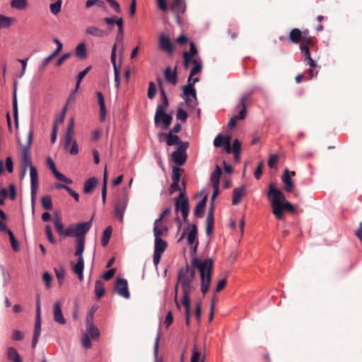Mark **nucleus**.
Listing matches in <instances>:
<instances>
[{
    "mask_svg": "<svg viewBox=\"0 0 362 362\" xmlns=\"http://www.w3.org/2000/svg\"><path fill=\"white\" fill-rule=\"evenodd\" d=\"M171 9L176 13L181 9H182V11H184L185 8H182V0H173V3L171 6Z\"/></svg>",
    "mask_w": 362,
    "mask_h": 362,
    "instance_id": "nucleus-55",
    "label": "nucleus"
},
{
    "mask_svg": "<svg viewBox=\"0 0 362 362\" xmlns=\"http://www.w3.org/2000/svg\"><path fill=\"white\" fill-rule=\"evenodd\" d=\"M62 4V0H57L56 2L50 4V11L54 15H57L60 12Z\"/></svg>",
    "mask_w": 362,
    "mask_h": 362,
    "instance_id": "nucleus-50",
    "label": "nucleus"
},
{
    "mask_svg": "<svg viewBox=\"0 0 362 362\" xmlns=\"http://www.w3.org/2000/svg\"><path fill=\"white\" fill-rule=\"evenodd\" d=\"M191 74L187 79V84L182 86V98L185 100L187 105L189 107H194L197 104V92L194 87L195 83L199 81V78H192Z\"/></svg>",
    "mask_w": 362,
    "mask_h": 362,
    "instance_id": "nucleus-5",
    "label": "nucleus"
},
{
    "mask_svg": "<svg viewBox=\"0 0 362 362\" xmlns=\"http://www.w3.org/2000/svg\"><path fill=\"white\" fill-rule=\"evenodd\" d=\"M53 319L56 322L61 325H64L66 322L62 311L61 302L59 300L56 301L53 306Z\"/></svg>",
    "mask_w": 362,
    "mask_h": 362,
    "instance_id": "nucleus-16",
    "label": "nucleus"
},
{
    "mask_svg": "<svg viewBox=\"0 0 362 362\" xmlns=\"http://www.w3.org/2000/svg\"><path fill=\"white\" fill-rule=\"evenodd\" d=\"M127 205V199L122 198L117 201L115 205V214L121 222L123 221L124 214Z\"/></svg>",
    "mask_w": 362,
    "mask_h": 362,
    "instance_id": "nucleus-15",
    "label": "nucleus"
},
{
    "mask_svg": "<svg viewBox=\"0 0 362 362\" xmlns=\"http://www.w3.org/2000/svg\"><path fill=\"white\" fill-rule=\"evenodd\" d=\"M98 183V179L95 177H90L88 179L84 184L83 192L86 194L90 193Z\"/></svg>",
    "mask_w": 362,
    "mask_h": 362,
    "instance_id": "nucleus-34",
    "label": "nucleus"
},
{
    "mask_svg": "<svg viewBox=\"0 0 362 362\" xmlns=\"http://www.w3.org/2000/svg\"><path fill=\"white\" fill-rule=\"evenodd\" d=\"M111 234H112V227L108 226L103 231L102 239H101V245L103 247L106 246L108 244L110 237H111Z\"/></svg>",
    "mask_w": 362,
    "mask_h": 362,
    "instance_id": "nucleus-41",
    "label": "nucleus"
},
{
    "mask_svg": "<svg viewBox=\"0 0 362 362\" xmlns=\"http://www.w3.org/2000/svg\"><path fill=\"white\" fill-rule=\"evenodd\" d=\"M214 218L207 216L206 219V233L207 235H210L214 228Z\"/></svg>",
    "mask_w": 362,
    "mask_h": 362,
    "instance_id": "nucleus-49",
    "label": "nucleus"
},
{
    "mask_svg": "<svg viewBox=\"0 0 362 362\" xmlns=\"http://www.w3.org/2000/svg\"><path fill=\"white\" fill-rule=\"evenodd\" d=\"M114 289L120 296L128 299L130 297V293L128 288V283L125 279L117 278L115 283Z\"/></svg>",
    "mask_w": 362,
    "mask_h": 362,
    "instance_id": "nucleus-10",
    "label": "nucleus"
},
{
    "mask_svg": "<svg viewBox=\"0 0 362 362\" xmlns=\"http://www.w3.org/2000/svg\"><path fill=\"white\" fill-rule=\"evenodd\" d=\"M7 234L9 236V240H10L12 249L16 252L18 251L20 249L19 243H18V240L16 239L13 232L11 230H8Z\"/></svg>",
    "mask_w": 362,
    "mask_h": 362,
    "instance_id": "nucleus-47",
    "label": "nucleus"
},
{
    "mask_svg": "<svg viewBox=\"0 0 362 362\" xmlns=\"http://www.w3.org/2000/svg\"><path fill=\"white\" fill-rule=\"evenodd\" d=\"M93 6L103 7L104 6V2L101 0H88V1H86V7L87 8H90Z\"/></svg>",
    "mask_w": 362,
    "mask_h": 362,
    "instance_id": "nucleus-57",
    "label": "nucleus"
},
{
    "mask_svg": "<svg viewBox=\"0 0 362 362\" xmlns=\"http://www.w3.org/2000/svg\"><path fill=\"white\" fill-rule=\"evenodd\" d=\"M85 33L86 35L95 37H103L107 35V33L96 26H88L86 28Z\"/></svg>",
    "mask_w": 362,
    "mask_h": 362,
    "instance_id": "nucleus-24",
    "label": "nucleus"
},
{
    "mask_svg": "<svg viewBox=\"0 0 362 362\" xmlns=\"http://www.w3.org/2000/svg\"><path fill=\"white\" fill-rule=\"evenodd\" d=\"M201 354L200 352L197 350L196 346H194L193 350H192V355L191 357V362H198L200 358Z\"/></svg>",
    "mask_w": 362,
    "mask_h": 362,
    "instance_id": "nucleus-64",
    "label": "nucleus"
},
{
    "mask_svg": "<svg viewBox=\"0 0 362 362\" xmlns=\"http://www.w3.org/2000/svg\"><path fill=\"white\" fill-rule=\"evenodd\" d=\"M303 32L298 28H293L291 30L288 37L293 43H298L303 37Z\"/></svg>",
    "mask_w": 362,
    "mask_h": 362,
    "instance_id": "nucleus-29",
    "label": "nucleus"
},
{
    "mask_svg": "<svg viewBox=\"0 0 362 362\" xmlns=\"http://www.w3.org/2000/svg\"><path fill=\"white\" fill-rule=\"evenodd\" d=\"M64 148L69 151L71 155H76L78 153V144L74 139H64Z\"/></svg>",
    "mask_w": 362,
    "mask_h": 362,
    "instance_id": "nucleus-20",
    "label": "nucleus"
},
{
    "mask_svg": "<svg viewBox=\"0 0 362 362\" xmlns=\"http://www.w3.org/2000/svg\"><path fill=\"white\" fill-rule=\"evenodd\" d=\"M47 165L51 170L52 173H53L54 176L58 180L65 182L66 184H71L72 180L70 178L66 177L64 175L59 173L56 168L54 162L52 160L51 158H47Z\"/></svg>",
    "mask_w": 362,
    "mask_h": 362,
    "instance_id": "nucleus-14",
    "label": "nucleus"
},
{
    "mask_svg": "<svg viewBox=\"0 0 362 362\" xmlns=\"http://www.w3.org/2000/svg\"><path fill=\"white\" fill-rule=\"evenodd\" d=\"M160 141H162L163 138H166V144L168 146L180 145L182 141H180V137L177 135L172 134V131H170L168 134L160 133L158 134Z\"/></svg>",
    "mask_w": 362,
    "mask_h": 362,
    "instance_id": "nucleus-18",
    "label": "nucleus"
},
{
    "mask_svg": "<svg viewBox=\"0 0 362 362\" xmlns=\"http://www.w3.org/2000/svg\"><path fill=\"white\" fill-rule=\"evenodd\" d=\"M41 204L42 207L46 210H51L52 209V202L51 197L44 196L41 198Z\"/></svg>",
    "mask_w": 362,
    "mask_h": 362,
    "instance_id": "nucleus-46",
    "label": "nucleus"
},
{
    "mask_svg": "<svg viewBox=\"0 0 362 362\" xmlns=\"http://www.w3.org/2000/svg\"><path fill=\"white\" fill-rule=\"evenodd\" d=\"M164 76L165 80L173 84V86H175L177 83V72H176V68L174 71L171 69L170 66L167 67L164 71Z\"/></svg>",
    "mask_w": 362,
    "mask_h": 362,
    "instance_id": "nucleus-25",
    "label": "nucleus"
},
{
    "mask_svg": "<svg viewBox=\"0 0 362 362\" xmlns=\"http://www.w3.org/2000/svg\"><path fill=\"white\" fill-rule=\"evenodd\" d=\"M33 132L30 130L27 136V143L22 145V151L21 156V174L20 178L22 180L25 177L28 168L30 169L32 165V160L30 154V145L33 141Z\"/></svg>",
    "mask_w": 362,
    "mask_h": 362,
    "instance_id": "nucleus-4",
    "label": "nucleus"
},
{
    "mask_svg": "<svg viewBox=\"0 0 362 362\" xmlns=\"http://www.w3.org/2000/svg\"><path fill=\"white\" fill-rule=\"evenodd\" d=\"M7 357L13 362H23L17 350L13 347H9L7 349Z\"/></svg>",
    "mask_w": 362,
    "mask_h": 362,
    "instance_id": "nucleus-32",
    "label": "nucleus"
},
{
    "mask_svg": "<svg viewBox=\"0 0 362 362\" xmlns=\"http://www.w3.org/2000/svg\"><path fill=\"white\" fill-rule=\"evenodd\" d=\"M156 93V84L153 81H151V82H149V84H148V93H147L148 98L149 99L154 98Z\"/></svg>",
    "mask_w": 362,
    "mask_h": 362,
    "instance_id": "nucleus-53",
    "label": "nucleus"
},
{
    "mask_svg": "<svg viewBox=\"0 0 362 362\" xmlns=\"http://www.w3.org/2000/svg\"><path fill=\"white\" fill-rule=\"evenodd\" d=\"M5 165H6V170L9 173H13V160H12L11 157L8 156L6 158Z\"/></svg>",
    "mask_w": 362,
    "mask_h": 362,
    "instance_id": "nucleus-63",
    "label": "nucleus"
},
{
    "mask_svg": "<svg viewBox=\"0 0 362 362\" xmlns=\"http://www.w3.org/2000/svg\"><path fill=\"white\" fill-rule=\"evenodd\" d=\"M245 186L234 188L233 191V205H237L241 202L242 198L245 196Z\"/></svg>",
    "mask_w": 362,
    "mask_h": 362,
    "instance_id": "nucleus-22",
    "label": "nucleus"
},
{
    "mask_svg": "<svg viewBox=\"0 0 362 362\" xmlns=\"http://www.w3.org/2000/svg\"><path fill=\"white\" fill-rule=\"evenodd\" d=\"M11 6L18 10H23L28 6L27 0H12L11 2Z\"/></svg>",
    "mask_w": 362,
    "mask_h": 362,
    "instance_id": "nucleus-40",
    "label": "nucleus"
},
{
    "mask_svg": "<svg viewBox=\"0 0 362 362\" xmlns=\"http://www.w3.org/2000/svg\"><path fill=\"white\" fill-rule=\"evenodd\" d=\"M227 139H230V137L218 134L214 141V145L215 147L223 146L225 145V141H226Z\"/></svg>",
    "mask_w": 362,
    "mask_h": 362,
    "instance_id": "nucleus-45",
    "label": "nucleus"
},
{
    "mask_svg": "<svg viewBox=\"0 0 362 362\" xmlns=\"http://www.w3.org/2000/svg\"><path fill=\"white\" fill-rule=\"evenodd\" d=\"M92 226L91 221L71 224L67 227L66 237L75 236L76 238H83L86 239L85 235L89 231Z\"/></svg>",
    "mask_w": 362,
    "mask_h": 362,
    "instance_id": "nucleus-7",
    "label": "nucleus"
},
{
    "mask_svg": "<svg viewBox=\"0 0 362 362\" xmlns=\"http://www.w3.org/2000/svg\"><path fill=\"white\" fill-rule=\"evenodd\" d=\"M180 168L178 167H173V174H172V180L175 182H180L181 173Z\"/></svg>",
    "mask_w": 362,
    "mask_h": 362,
    "instance_id": "nucleus-59",
    "label": "nucleus"
},
{
    "mask_svg": "<svg viewBox=\"0 0 362 362\" xmlns=\"http://www.w3.org/2000/svg\"><path fill=\"white\" fill-rule=\"evenodd\" d=\"M75 54L77 57L81 59L86 58V46L85 42L78 44L75 49Z\"/></svg>",
    "mask_w": 362,
    "mask_h": 362,
    "instance_id": "nucleus-35",
    "label": "nucleus"
},
{
    "mask_svg": "<svg viewBox=\"0 0 362 362\" xmlns=\"http://www.w3.org/2000/svg\"><path fill=\"white\" fill-rule=\"evenodd\" d=\"M268 188L267 197L270 203L272 212L278 220L284 218L285 211H295L294 206L286 200V196L279 189L272 183L269 185Z\"/></svg>",
    "mask_w": 362,
    "mask_h": 362,
    "instance_id": "nucleus-2",
    "label": "nucleus"
},
{
    "mask_svg": "<svg viewBox=\"0 0 362 362\" xmlns=\"http://www.w3.org/2000/svg\"><path fill=\"white\" fill-rule=\"evenodd\" d=\"M13 112L14 122L16 127L18 126V102H17V94H16V83L14 85V89L13 93Z\"/></svg>",
    "mask_w": 362,
    "mask_h": 362,
    "instance_id": "nucleus-27",
    "label": "nucleus"
},
{
    "mask_svg": "<svg viewBox=\"0 0 362 362\" xmlns=\"http://www.w3.org/2000/svg\"><path fill=\"white\" fill-rule=\"evenodd\" d=\"M197 228L195 224H193L191 227V230L188 233L187 235V243L190 245H193L194 243H195L197 240Z\"/></svg>",
    "mask_w": 362,
    "mask_h": 362,
    "instance_id": "nucleus-37",
    "label": "nucleus"
},
{
    "mask_svg": "<svg viewBox=\"0 0 362 362\" xmlns=\"http://www.w3.org/2000/svg\"><path fill=\"white\" fill-rule=\"evenodd\" d=\"M168 243L165 240H163L161 238H155L154 243V251L163 253L167 249Z\"/></svg>",
    "mask_w": 362,
    "mask_h": 362,
    "instance_id": "nucleus-30",
    "label": "nucleus"
},
{
    "mask_svg": "<svg viewBox=\"0 0 362 362\" xmlns=\"http://www.w3.org/2000/svg\"><path fill=\"white\" fill-rule=\"evenodd\" d=\"M179 182H180L173 181V183L170 185V194H173L175 191L180 192L178 197L175 200V211L177 214L180 212L183 221L187 222L189 212V200L185 190L180 187Z\"/></svg>",
    "mask_w": 362,
    "mask_h": 362,
    "instance_id": "nucleus-3",
    "label": "nucleus"
},
{
    "mask_svg": "<svg viewBox=\"0 0 362 362\" xmlns=\"http://www.w3.org/2000/svg\"><path fill=\"white\" fill-rule=\"evenodd\" d=\"M207 201V197H204L196 206L195 210H194V214L197 217L200 218L203 216L205 208H206V204Z\"/></svg>",
    "mask_w": 362,
    "mask_h": 362,
    "instance_id": "nucleus-31",
    "label": "nucleus"
},
{
    "mask_svg": "<svg viewBox=\"0 0 362 362\" xmlns=\"http://www.w3.org/2000/svg\"><path fill=\"white\" fill-rule=\"evenodd\" d=\"M15 21V18L0 15V29L8 28Z\"/></svg>",
    "mask_w": 362,
    "mask_h": 362,
    "instance_id": "nucleus-39",
    "label": "nucleus"
},
{
    "mask_svg": "<svg viewBox=\"0 0 362 362\" xmlns=\"http://www.w3.org/2000/svg\"><path fill=\"white\" fill-rule=\"evenodd\" d=\"M307 35H308V31H304L301 41H302V43H303L305 45H307L308 47V45H313L314 42H313V37L310 36H308Z\"/></svg>",
    "mask_w": 362,
    "mask_h": 362,
    "instance_id": "nucleus-58",
    "label": "nucleus"
},
{
    "mask_svg": "<svg viewBox=\"0 0 362 362\" xmlns=\"http://www.w3.org/2000/svg\"><path fill=\"white\" fill-rule=\"evenodd\" d=\"M190 294L191 293H183L182 304L185 308V315H190Z\"/></svg>",
    "mask_w": 362,
    "mask_h": 362,
    "instance_id": "nucleus-43",
    "label": "nucleus"
},
{
    "mask_svg": "<svg viewBox=\"0 0 362 362\" xmlns=\"http://www.w3.org/2000/svg\"><path fill=\"white\" fill-rule=\"evenodd\" d=\"M83 258H78L77 263L73 267V271L78 276V278L80 281H82L83 279Z\"/></svg>",
    "mask_w": 362,
    "mask_h": 362,
    "instance_id": "nucleus-26",
    "label": "nucleus"
},
{
    "mask_svg": "<svg viewBox=\"0 0 362 362\" xmlns=\"http://www.w3.org/2000/svg\"><path fill=\"white\" fill-rule=\"evenodd\" d=\"M189 47V50L188 52H184L183 53H187L188 57L193 58L195 55L197 54V49L195 44L193 42H190Z\"/></svg>",
    "mask_w": 362,
    "mask_h": 362,
    "instance_id": "nucleus-60",
    "label": "nucleus"
},
{
    "mask_svg": "<svg viewBox=\"0 0 362 362\" xmlns=\"http://www.w3.org/2000/svg\"><path fill=\"white\" fill-rule=\"evenodd\" d=\"M232 151L234 153L235 159L238 160L240 151H241V143L239 140L235 139L233 144V148Z\"/></svg>",
    "mask_w": 362,
    "mask_h": 362,
    "instance_id": "nucleus-48",
    "label": "nucleus"
},
{
    "mask_svg": "<svg viewBox=\"0 0 362 362\" xmlns=\"http://www.w3.org/2000/svg\"><path fill=\"white\" fill-rule=\"evenodd\" d=\"M282 182L284 184V190L287 192H293V195L296 197L298 196V193L297 192H294V183L292 180L291 177H290V171L288 169L286 168L284 171V173L281 176Z\"/></svg>",
    "mask_w": 362,
    "mask_h": 362,
    "instance_id": "nucleus-13",
    "label": "nucleus"
},
{
    "mask_svg": "<svg viewBox=\"0 0 362 362\" xmlns=\"http://www.w3.org/2000/svg\"><path fill=\"white\" fill-rule=\"evenodd\" d=\"M252 93L246 92L243 93L239 100L238 104L236 106V109L239 110V115L233 117L228 123L230 128H233L236 125L238 119H244L247 115V101L250 98Z\"/></svg>",
    "mask_w": 362,
    "mask_h": 362,
    "instance_id": "nucleus-6",
    "label": "nucleus"
},
{
    "mask_svg": "<svg viewBox=\"0 0 362 362\" xmlns=\"http://www.w3.org/2000/svg\"><path fill=\"white\" fill-rule=\"evenodd\" d=\"M196 268L200 272L201 291L203 294H206L209 291L211 281L213 261L211 259L201 261L199 258L194 257L192 261V267L187 264L185 267H181L178 271L177 282L175 285V303L179 310L180 309V305L177 300L178 286L179 285L181 286L183 293H192L194 288L192 283L195 277L194 269Z\"/></svg>",
    "mask_w": 362,
    "mask_h": 362,
    "instance_id": "nucleus-1",
    "label": "nucleus"
},
{
    "mask_svg": "<svg viewBox=\"0 0 362 362\" xmlns=\"http://www.w3.org/2000/svg\"><path fill=\"white\" fill-rule=\"evenodd\" d=\"M192 64H194V67L190 71L191 76L198 74L202 69V63L200 60L194 59L192 60Z\"/></svg>",
    "mask_w": 362,
    "mask_h": 362,
    "instance_id": "nucleus-42",
    "label": "nucleus"
},
{
    "mask_svg": "<svg viewBox=\"0 0 362 362\" xmlns=\"http://www.w3.org/2000/svg\"><path fill=\"white\" fill-rule=\"evenodd\" d=\"M54 225L56 231L60 235H64L66 237L67 228L64 230V226L59 217H55L54 219Z\"/></svg>",
    "mask_w": 362,
    "mask_h": 362,
    "instance_id": "nucleus-33",
    "label": "nucleus"
},
{
    "mask_svg": "<svg viewBox=\"0 0 362 362\" xmlns=\"http://www.w3.org/2000/svg\"><path fill=\"white\" fill-rule=\"evenodd\" d=\"M30 188H31V199L33 204L36 197L37 190L38 187V173L37 168L34 165H30Z\"/></svg>",
    "mask_w": 362,
    "mask_h": 362,
    "instance_id": "nucleus-11",
    "label": "nucleus"
},
{
    "mask_svg": "<svg viewBox=\"0 0 362 362\" xmlns=\"http://www.w3.org/2000/svg\"><path fill=\"white\" fill-rule=\"evenodd\" d=\"M189 147V142H182L177 146L175 151L173 152L171 157L173 161L177 165H183L187 158V149Z\"/></svg>",
    "mask_w": 362,
    "mask_h": 362,
    "instance_id": "nucleus-9",
    "label": "nucleus"
},
{
    "mask_svg": "<svg viewBox=\"0 0 362 362\" xmlns=\"http://www.w3.org/2000/svg\"><path fill=\"white\" fill-rule=\"evenodd\" d=\"M74 119H71L69 124L68 125L67 129H66L65 138L74 139Z\"/></svg>",
    "mask_w": 362,
    "mask_h": 362,
    "instance_id": "nucleus-51",
    "label": "nucleus"
},
{
    "mask_svg": "<svg viewBox=\"0 0 362 362\" xmlns=\"http://www.w3.org/2000/svg\"><path fill=\"white\" fill-rule=\"evenodd\" d=\"M90 66H88L86 67L84 70H83L82 71H81L78 75V78H77V82H76V89H78L79 88V86H80V83H81V81L83 80V78L86 76V75L88 73V71H90Z\"/></svg>",
    "mask_w": 362,
    "mask_h": 362,
    "instance_id": "nucleus-54",
    "label": "nucleus"
},
{
    "mask_svg": "<svg viewBox=\"0 0 362 362\" xmlns=\"http://www.w3.org/2000/svg\"><path fill=\"white\" fill-rule=\"evenodd\" d=\"M300 48L302 54L304 57V61H306L307 59L311 58L310 52L309 48L307 45H305L303 43H301Z\"/></svg>",
    "mask_w": 362,
    "mask_h": 362,
    "instance_id": "nucleus-56",
    "label": "nucleus"
},
{
    "mask_svg": "<svg viewBox=\"0 0 362 362\" xmlns=\"http://www.w3.org/2000/svg\"><path fill=\"white\" fill-rule=\"evenodd\" d=\"M160 119L162 120V129H166L170 127L173 117L171 115H168L164 112V115H162Z\"/></svg>",
    "mask_w": 362,
    "mask_h": 362,
    "instance_id": "nucleus-44",
    "label": "nucleus"
},
{
    "mask_svg": "<svg viewBox=\"0 0 362 362\" xmlns=\"http://www.w3.org/2000/svg\"><path fill=\"white\" fill-rule=\"evenodd\" d=\"M41 333V317L40 312H36L35 329L32 341V347L34 349L38 341Z\"/></svg>",
    "mask_w": 362,
    "mask_h": 362,
    "instance_id": "nucleus-17",
    "label": "nucleus"
},
{
    "mask_svg": "<svg viewBox=\"0 0 362 362\" xmlns=\"http://www.w3.org/2000/svg\"><path fill=\"white\" fill-rule=\"evenodd\" d=\"M98 103L100 106V119L101 122L104 121L106 117V107L105 105V99L103 93L100 91L96 93Z\"/></svg>",
    "mask_w": 362,
    "mask_h": 362,
    "instance_id": "nucleus-23",
    "label": "nucleus"
},
{
    "mask_svg": "<svg viewBox=\"0 0 362 362\" xmlns=\"http://www.w3.org/2000/svg\"><path fill=\"white\" fill-rule=\"evenodd\" d=\"M95 293L97 299H100L105 293L104 284L101 280H97L95 283Z\"/></svg>",
    "mask_w": 362,
    "mask_h": 362,
    "instance_id": "nucleus-38",
    "label": "nucleus"
},
{
    "mask_svg": "<svg viewBox=\"0 0 362 362\" xmlns=\"http://www.w3.org/2000/svg\"><path fill=\"white\" fill-rule=\"evenodd\" d=\"M111 62L113 65L114 68V75H115V83L116 88L118 89L119 88L120 81H119V69L117 66L116 64V45H114L112 52H111Z\"/></svg>",
    "mask_w": 362,
    "mask_h": 362,
    "instance_id": "nucleus-19",
    "label": "nucleus"
},
{
    "mask_svg": "<svg viewBox=\"0 0 362 362\" xmlns=\"http://www.w3.org/2000/svg\"><path fill=\"white\" fill-rule=\"evenodd\" d=\"M159 49L166 52L169 56L173 54V46L170 37L162 33L159 36L158 40Z\"/></svg>",
    "mask_w": 362,
    "mask_h": 362,
    "instance_id": "nucleus-12",
    "label": "nucleus"
},
{
    "mask_svg": "<svg viewBox=\"0 0 362 362\" xmlns=\"http://www.w3.org/2000/svg\"><path fill=\"white\" fill-rule=\"evenodd\" d=\"M168 228L166 226L163 225L160 220H156L153 224V234L155 238H161L165 233H167Z\"/></svg>",
    "mask_w": 362,
    "mask_h": 362,
    "instance_id": "nucleus-21",
    "label": "nucleus"
},
{
    "mask_svg": "<svg viewBox=\"0 0 362 362\" xmlns=\"http://www.w3.org/2000/svg\"><path fill=\"white\" fill-rule=\"evenodd\" d=\"M86 239L83 238H78L76 240V251L74 252L75 256L78 258H83V253L85 248Z\"/></svg>",
    "mask_w": 362,
    "mask_h": 362,
    "instance_id": "nucleus-28",
    "label": "nucleus"
},
{
    "mask_svg": "<svg viewBox=\"0 0 362 362\" xmlns=\"http://www.w3.org/2000/svg\"><path fill=\"white\" fill-rule=\"evenodd\" d=\"M222 174V170L220 166L216 165L215 170L211 175V182L212 185H217L220 184V177Z\"/></svg>",
    "mask_w": 362,
    "mask_h": 362,
    "instance_id": "nucleus-36",
    "label": "nucleus"
},
{
    "mask_svg": "<svg viewBox=\"0 0 362 362\" xmlns=\"http://www.w3.org/2000/svg\"><path fill=\"white\" fill-rule=\"evenodd\" d=\"M159 86H160V92L162 99V103L158 105L155 117H154V122L155 124L157 125L160 122V117L162 115H164V112H165V110L168 107V100L166 95V93L162 86V80L160 78L157 79Z\"/></svg>",
    "mask_w": 362,
    "mask_h": 362,
    "instance_id": "nucleus-8",
    "label": "nucleus"
},
{
    "mask_svg": "<svg viewBox=\"0 0 362 362\" xmlns=\"http://www.w3.org/2000/svg\"><path fill=\"white\" fill-rule=\"evenodd\" d=\"M279 160V157L276 154H272L269 156L268 160V165L269 168H273L276 166Z\"/></svg>",
    "mask_w": 362,
    "mask_h": 362,
    "instance_id": "nucleus-62",
    "label": "nucleus"
},
{
    "mask_svg": "<svg viewBox=\"0 0 362 362\" xmlns=\"http://www.w3.org/2000/svg\"><path fill=\"white\" fill-rule=\"evenodd\" d=\"M88 335H90L93 339H97L100 335V332L98 329L95 326H91L86 328Z\"/></svg>",
    "mask_w": 362,
    "mask_h": 362,
    "instance_id": "nucleus-52",
    "label": "nucleus"
},
{
    "mask_svg": "<svg viewBox=\"0 0 362 362\" xmlns=\"http://www.w3.org/2000/svg\"><path fill=\"white\" fill-rule=\"evenodd\" d=\"M176 117L182 122H186L187 118V112L182 108H178Z\"/></svg>",
    "mask_w": 362,
    "mask_h": 362,
    "instance_id": "nucleus-61",
    "label": "nucleus"
}]
</instances>
